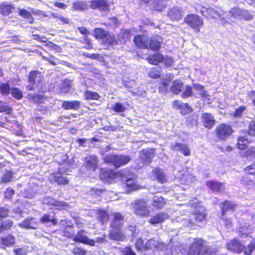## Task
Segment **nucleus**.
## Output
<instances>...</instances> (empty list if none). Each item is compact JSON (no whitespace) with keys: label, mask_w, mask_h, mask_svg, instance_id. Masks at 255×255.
I'll return each instance as SVG.
<instances>
[{"label":"nucleus","mask_w":255,"mask_h":255,"mask_svg":"<svg viewBox=\"0 0 255 255\" xmlns=\"http://www.w3.org/2000/svg\"><path fill=\"white\" fill-rule=\"evenodd\" d=\"M215 253L216 251L214 249L204 245V242L202 239H197L190 246L188 255H213Z\"/></svg>","instance_id":"f257e3e1"},{"label":"nucleus","mask_w":255,"mask_h":255,"mask_svg":"<svg viewBox=\"0 0 255 255\" xmlns=\"http://www.w3.org/2000/svg\"><path fill=\"white\" fill-rule=\"evenodd\" d=\"M206 215V210L204 207H197L195 208V213L192 214L189 219L184 222V225L190 228H194L195 226L201 227L205 223Z\"/></svg>","instance_id":"f03ea898"},{"label":"nucleus","mask_w":255,"mask_h":255,"mask_svg":"<svg viewBox=\"0 0 255 255\" xmlns=\"http://www.w3.org/2000/svg\"><path fill=\"white\" fill-rule=\"evenodd\" d=\"M131 209L135 214L140 217H148L150 214V207L143 199L133 201L131 203Z\"/></svg>","instance_id":"7ed1b4c3"},{"label":"nucleus","mask_w":255,"mask_h":255,"mask_svg":"<svg viewBox=\"0 0 255 255\" xmlns=\"http://www.w3.org/2000/svg\"><path fill=\"white\" fill-rule=\"evenodd\" d=\"M131 158L129 155H116L111 154L107 155L104 157V161L106 163L111 164L115 167L124 166L129 162Z\"/></svg>","instance_id":"20e7f679"},{"label":"nucleus","mask_w":255,"mask_h":255,"mask_svg":"<svg viewBox=\"0 0 255 255\" xmlns=\"http://www.w3.org/2000/svg\"><path fill=\"white\" fill-rule=\"evenodd\" d=\"M141 245V241H138L136 242L135 245L136 248L138 250L142 252H146L150 251L153 252L155 250H162L165 248V245L162 242H159L154 239H150L145 244L144 247L140 248V245Z\"/></svg>","instance_id":"39448f33"},{"label":"nucleus","mask_w":255,"mask_h":255,"mask_svg":"<svg viewBox=\"0 0 255 255\" xmlns=\"http://www.w3.org/2000/svg\"><path fill=\"white\" fill-rule=\"evenodd\" d=\"M184 21L189 26L195 30L196 32H199L200 27L203 24V20L198 15L194 14H188L184 18Z\"/></svg>","instance_id":"423d86ee"},{"label":"nucleus","mask_w":255,"mask_h":255,"mask_svg":"<svg viewBox=\"0 0 255 255\" xmlns=\"http://www.w3.org/2000/svg\"><path fill=\"white\" fill-rule=\"evenodd\" d=\"M201 13L205 17L208 18H216L217 17H219L221 19L224 21H226L228 22V20L225 19V18L223 16V14L224 13L223 11L217 7H209L206 8L203 7V9L201 10Z\"/></svg>","instance_id":"0eeeda50"},{"label":"nucleus","mask_w":255,"mask_h":255,"mask_svg":"<svg viewBox=\"0 0 255 255\" xmlns=\"http://www.w3.org/2000/svg\"><path fill=\"white\" fill-rule=\"evenodd\" d=\"M90 7L93 9H97L104 14L110 10V4L108 0H92Z\"/></svg>","instance_id":"6e6552de"},{"label":"nucleus","mask_w":255,"mask_h":255,"mask_svg":"<svg viewBox=\"0 0 255 255\" xmlns=\"http://www.w3.org/2000/svg\"><path fill=\"white\" fill-rule=\"evenodd\" d=\"M125 175V179H123L124 182H123V186L127 188V190L128 192H130L133 190H137L138 188V185H137L135 181V175H129L126 176V173H123Z\"/></svg>","instance_id":"1a4fd4ad"},{"label":"nucleus","mask_w":255,"mask_h":255,"mask_svg":"<svg viewBox=\"0 0 255 255\" xmlns=\"http://www.w3.org/2000/svg\"><path fill=\"white\" fill-rule=\"evenodd\" d=\"M85 234V231L84 230H80L74 237L73 240L76 242H80L91 246H94V240L88 238Z\"/></svg>","instance_id":"9d476101"},{"label":"nucleus","mask_w":255,"mask_h":255,"mask_svg":"<svg viewBox=\"0 0 255 255\" xmlns=\"http://www.w3.org/2000/svg\"><path fill=\"white\" fill-rule=\"evenodd\" d=\"M62 170L59 169L58 173H54L50 177L51 182L56 183L59 185H66L68 183V179L64 176Z\"/></svg>","instance_id":"9b49d317"},{"label":"nucleus","mask_w":255,"mask_h":255,"mask_svg":"<svg viewBox=\"0 0 255 255\" xmlns=\"http://www.w3.org/2000/svg\"><path fill=\"white\" fill-rule=\"evenodd\" d=\"M149 38L145 35H138L134 37V42L140 48H149Z\"/></svg>","instance_id":"f8f14e48"},{"label":"nucleus","mask_w":255,"mask_h":255,"mask_svg":"<svg viewBox=\"0 0 255 255\" xmlns=\"http://www.w3.org/2000/svg\"><path fill=\"white\" fill-rule=\"evenodd\" d=\"M60 224L62 226H65L64 234L68 238L74 237L73 226L69 220H62Z\"/></svg>","instance_id":"ddd939ff"},{"label":"nucleus","mask_w":255,"mask_h":255,"mask_svg":"<svg viewBox=\"0 0 255 255\" xmlns=\"http://www.w3.org/2000/svg\"><path fill=\"white\" fill-rule=\"evenodd\" d=\"M167 16L172 20H179L183 16L181 8L177 6L170 8Z\"/></svg>","instance_id":"4468645a"},{"label":"nucleus","mask_w":255,"mask_h":255,"mask_svg":"<svg viewBox=\"0 0 255 255\" xmlns=\"http://www.w3.org/2000/svg\"><path fill=\"white\" fill-rule=\"evenodd\" d=\"M226 246L227 249L236 253H240L244 249V247L236 240L231 241Z\"/></svg>","instance_id":"2eb2a0df"},{"label":"nucleus","mask_w":255,"mask_h":255,"mask_svg":"<svg viewBox=\"0 0 255 255\" xmlns=\"http://www.w3.org/2000/svg\"><path fill=\"white\" fill-rule=\"evenodd\" d=\"M98 163V160L96 156L90 155L85 158V166L89 170H95Z\"/></svg>","instance_id":"dca6fc26"},{"label":"nucleus","mask_w":255,"mask_h":255,"mask_svg":"<svg viewBox=\"0 0 255 255\" xmlns=\"http://www.w3.org/2000/svg\"><path fill=\"white\" fill-rule=\"evenodd\" d=\"M15 9L13 3L2 2L0 3V13L4 16H7Z\"/></svg>","instance_id":"f3484780"},{"label":"nucleus","mask_w":255,"mask_h":255,"mask_svg":"<svg viewBox=\"0 0 255 255\" xmlns=\"http://www.w3.org/2000/svg\"><path fill=\"white\" fill-rule=\"evenodd\" d=\"M42 76L40 72L38 71H33L29 73L28 76V83L31 85L37 86L42 80Z\"/></svg>","instance_id":"a211bd4d"},{"label":"nucleus","mask_w":255,"mask_h":255,"mask_svg":"<svg viewBox=\"0 0 255 255\" xmlns=\"http://www.w3.org/2000/svg\"><path fill=\"white\" fill-rule=\"evenodd\" d=\"M154 153L153 149L143 150L140 153L139 159L143 162V164H149L153 157Z\"/></svg>","instance_id":"6ab92c4d"},{"label":"nucleus","mask_w":255,"mask_h":255,"mask_svg":"<svg viewBox=\"0 0 255 255\" xmlns=\"http://www.w3.org/2000/svg\"><path fill=\"white\" fill-rule=\"evenodd\" d=\"M37 224L38 221L36 219L28 217L21 223H19L18 226L26 229H36Z\"/></svg>","instance_id":"aec40b11"},{"label":"nucleus","mask_w":255,"mask_h":255,"mask_svg":"<svg viewBox=\"0 0 255 255\" xmlns=\"http://www.w3.org/2000/svg\"><path fill=\"white\" fill-rule=\"evenodd\" d=\"M43 203L44 204L49 205V206L57 208V209L64 208L67 206V205L65 202L62 201H58L50 197L44 198L43 200Z\"/></svg>","instance_id":"412c9836"},{"label":"nucleus","mask_w":255,"mask_h":255,"mask_svg":"<svg viewBox=\"0 0 255 255\" xmlns=\"http://www.w3.org/2000/svg\"><path fill=\"white\" fill-rule=\"evenodd\" d=\"M207 187L214 192H222L225 189L223 183L215 181H209L206 184Z\"/></svg>","instance_id":"4be33fe9"},{"label":"nucleus","mask_w":255,"mask_h":255,"mask_svg":"<svg viewBox=\"0 0 255 255\" xmlns=\"http://www.w3.org/2000/svg\"><path fill=\"white\" fill-rule=\"evenodd\" d=\"M152 176L154 179L160 183H164L167 181L166 175L163 170L159 168H155L152 171Z\"/></svg>","instance_id":"5701e85b"},{"label":"nucleus","mask_w":255,"mask_h":255,"mask_svg":"<svg viewBox=\"0 0 255 255\" xmlns=\"http://www.w3.org/2000/svg\"><path fill=\"white\" fill-rule=\"evenodd\" d=\"M162 42V39L159 35H156L152 37L149 41V48L152 50L155 51L158 50Z\"/></svg>","instance_id":"b1692460"},{"label":"nucleus","mask_w":255,"mask_h":255,"mask_svg":"<svg viewBox=\"0 0 255 255\" xmlns=\"http://www.w3.org/2000/svg\"><path fill=\"white\" fill-rule=\"evenodd\" d=\"M114 219L111 224L112 228L120 229L123 225L124 217L120 213H116L114 214Z\"/></svg>","instance_id":"393cba45"},{"label":"nucleus","mask_w":255,"mask_h":255,"mask_svg":"<svg viewBox=\"0 0 255 255\" xmlns=\"http://www.w3.org/2000/svg\"><path fill=\"white\" fill-rule=\"evenodd\" d=\"M15 243V238L13 236L9 235L0 238V244L1 248L4 249L5 247L12 246Z\"/></svg>","instance_id":"a878e982"},{"label":"nucleus","mask_w":255,"mask_h":255,"mask_svg":"<svg viewBox=\"0 0 255 255\" xmlns=\"http://www.w3.org/2000/svg\"><path fill=\"white\" fill-rule=\"evenodd\" d=\"M202 119L205 128H212L215 124L214 117L210 113H205L202 114Z\"/></svg>","instance_id":"bb28decb"},{"label":"nucleus","mask_w":255,"mask_h":255,"mask_svg":"<svg viewBox=\"0 0 255 255\" xmlns=\"http://www.w3.org/2000/svg\"><path fill=\"white\" fill-rule=\"evenodd\" d=\"M191 169L190 168H186V170H183L181 179L185 183L188 184L195 180V177L191 174Z\"/></svg>","instance_id":"cd10ccee"},{"label":"nucleus","mask_w":255,"mask_h":255,"mask_svg":"<svg viewBox=\"0 0 255 255\" xmlns=\"http://www.w3.org/2000/svg\"><path fill=\"white\" fill-rule=\"evenodd\" d=\"M171 148L174 151L182 152L185 156H189L190 154V151L188 146L183 143H176L171 145Z\"/></svg>","instance_id":"c85d7f7f"},{"label":"nucleus","mask_w":255,"mask_h":255,"mask_svg":"<svg viewBox=\"0 0 255 255\" xmlns=\"http://www.w3.org/2000/svg\"><path fill=\"white\" fill-rule=\"evenodd\" d=\"M172 105L174 108L177 109L182 110V109L185 108V110L181 111V113L182 115H186L192 111V108L190 106H189L187 104L182 103L180 101H174L172 103Z\"/></svg>","instance_id":"c756f323"},{"label":"nucleus","mask_w":255,"mask_h":255,"mask_svg":"<svg viewBox=\"0 0 255 255\" xmlns=\"http://www.w3.org/2000/svg\"><path fill=\"white\" fill-rule=\"evenodd\" d=\"M80 106L81 102L79 101H63L62 104V107L65 110H77Z\"/></svg>","instance_id":"7c9ffc66"},{"label":"nucleus","mask_w":255,"mask_h":255,"mask_svg":"<svg viewBox=\"0 0 255 255\" xmlns=\"http://www.w3.org/2000/svg\"><path fill=\"white\" fill-rule=\"evenodd\" d=\"M168 216L164 213H160L155 215L149 220V223L152 225H155L164 221Z\"/></svg>","instance_id":"2f4dec72"},{"label":"nucleus","mask_w":255,"mask_h":255,"mask_svg":"<svg viewBox=\"0 0 255 255\" xmlns=\"http://www.w3.org/2000/svg\"><path fill=\"white\" fill-rule=\"evenodd\" d=\"M148 62L153 65H157L158 63L164 61V57L159 53L154 55H150L147 58Z\"/></svg>","instance_id":"473e14b6"},{"label":"nucleus","mask_w":255,"mask_h":255,"mask_svg":"<svg viewBox=\"0 0 255 255\" xmlns=\"http://www.w3.org/2000/svg\"><path fill=\"white\" fill-rule=\"evenodd\" d=\"M115 177L114 173L110 169H102L101 170L100 178L104 181H108L113 179Z\"/></svg>","instance_id":"72a5a7b5"},{"label":"nucleus","mask_w":255,"mask_h":255,"mask_svg":"<svg viewBox=\"0 0 255 255\" xmlns=\"http://www.w3.org/2000/svg\"><path fill=\"white\" fill-rule=\"evenodd\" d=\"M182 89L183 83L181 81L177 80L173 82L170 87V91L173 93L178 94L182 91Z\"/></svg>","instance_id":"f704fd0d"},{"label":"nucleus","mask_w":255,"mask_h":255,"mask_svg":"<svg viewBox=\"0 0 255 255\" xmlns=\"http://www.w3.org/2000/svg\"><path fill=\"white\" fill-rule=\"evenodd\" d=\"M18 14L19 16L27 20L29 23L32 24L34 21V18L31 14L26 9L18 8Z\"/></svg>","instance_id":"c9c22d12"},{"label":"nucleus","mask_w":255,"mask_h":255,"mask_svg":"<svg viewBox=\"0 0 255 255\" xmlns=\"http://www.w3.org/2000/svg\"><path fill=\"white\" fill-rule=\"evenodd\" d=\"M217 134L221 139H225L233 132L232 128H217Z\"/></svg>","instance_id":"e433bc0d"},{"label":"nucleus","mask_w":255,"mask_h":255,"mask_svg":"<svg viewBox=\"0 0 255 255\" xmlns=\"http://www.w3.org/2000/svg\"><path fill=\"white\" fill-rule=\"evenodd\" d=\"M152 205L157 209H160L165 205L164 199L159 196H154L152 199Z\"/></svg>","instance_id":"4c0bfd02"},{"label":"nucleus","mask_w":255,"mask_h":255,"mask_svg":"<svg viewBox=\"0 0 255 255\" xmlns=\"http://www.w3.org/2000/svg\"><path fill=\"white\" fill-rule=\"evenodd\" d=\"M237 205L233 202L228 201H226L223 204L222 206V215L224 216L225 213L228 211L233 212L235 210Z\"/></svg>","instance_id":"58836bf2"},{"label":"nucleus","mask_w":255,"mask_h":255,"mask_svg":"<svg viewBox=\"0 0 255 255\" xmlns=\"http://www.w3.org/2000/svg\"><path fill=\"white\" fill-rule=\"evenodd\" d=\"M249 142L248 139L246 136H240L238 139L237 146L239 149L244 150L248 147Z\"/></svg>","instance_id":"ea45409f"},{"label":"nucleus","mask_w":255,"mask_h":255,"mask_svg":"<svg viewBox=\"0 0 255 255\" xmlns=\"http://www.w3.org/2000/svg\"><path fill=\"white\" fill-rule=\"evenodd\" d=\"M72 81L69 79H65L60 85V91L64 93H67L70 91Z\"/></svg>","instance_id":"a19ab883"},{"label":"nucleus","mask_w":255,"mask_h":255,"mask_svg":"<svg viewBox=\"0 0 255 255\" xmlns=\"http://www.w3.org/2000/svg\"><path fill=\"white\" fill-rule=\"evenodd\" d=\"M109 236L111 239L117 241L122 240L123 238L120 229L112 228Z\"/></svg>","instance_id":"79ce46f5"},{"label":"nucleus","mask_w":255,"mask_h":255,"mask_svg":"<svg viewBox=\"0 0 255 255\" xmlns=\"http://www.w3.org/2000/svg\"><path fill=\"white\" fill-rule=\"evenodd\" d=\"M39 220L42 223L51 222L53 225H55L57 224V221L54 218V216L48 214L43 215Z\"/></svg>","instance_id":"37998d69"},{"label":"nucleus","mask_w":255,"mask_h":255,"mask_svg":"<svg viewBox=\"0 0 255 255\" xmlns=\"http://www.w3.org/2000/svg\"><path fill=\"white\" fill-rule=\"evenodd\" d=\"M149 76L152 78H158L162 75V70L160 67H153L149 71Z\"/></svg>","instance_id":"c03bdc74"},{"label":"nucleus","mask_w":255,"mask_h":255,"mask_svg":"<svg viewBox=\"0 0 255 255\" xmlns=\"http://www.w3.org/2000/svg\"><path fill=\"white\" fill-rule=\"evenodd\" d=\"M14 178L13 173L11 171H6L3 173L1 177V183H7L13 181Z\"/></svg>","instance_id":"a18cd8bd"},{"label":"nucleus","mask_w":255,"mask_h":255,"mask_svg":"<svg viewBox=\"0 0 255 255\" xmlns=\"http://www.w3.org/2000/svg\"><path fill=\"white\" fill-rule=\"evenodd\" d=\"M168 1V0H156L153 7L155 10L162 11L167 4Z\"/></svg>","instance_id":"49530a36"},{"label":"nucleus","mask_w":255,"mask_h":255,"mask_svg":"<svg viewBox=\"0 0 255 255\" xmlns=\"http://www.w3.org/2000/svg\"><path fill=\"white\" fill-rule=\"evenodd\" d=\"M253 231V228L251 227L250 225L246 223L244 226L240 227L239 228V231L240 235L242 236H248L249 234L252 233Z\"/></svg>","instance_id":"de8ad7c7"},{"label":"nucleus","mask_w":255,"mask_h":255,"mask_svg":"<svg viewBox=\"0 0 255 255\" xmlns=\"http://www.w3.org/2000/svg\"><path fill=\"white\" fill-rule=\"evenodd\" d=\"M98 215L97 218L102 225H104L109 221V216L106 211L100 210L98 213Z\"/></svg>","instance_id":"09e8293b"},{"label":"nucleus","mask_w":255,"mask_h":255,"mask_svg":"<svg viewBox=\"0 0 255 255\" xmlns=\"http://www.w3.org/2000/svg\"><path fill=\"white\" fill-rule=\"evenodd\" d=\"M242 9L238 7H234L231 8L229 13L232 17L236 19L241 20Z\"/></svg>","instance_id":"8fccbe9b"},{"label":"nucleus","mask_w":255,"mask_h":255,"mask_svg":"<svg viewBox=\"0 0 255 255\" xmlns=\"http://www.w3.org/2000/svg\"><path fill=\"white\" fill-rule=\"evenodd\" d=\"M169 245L165 246L166 248L165 254L166 255H176L178 252L181 251V249L179 247L177 246H173L171 247V249L169 250L168 248L169 247Z\"/></svg>","instance_id":"3c124183"},{"label":"nucleus","mask_w":255,"mask_h":255,"mask_svg":"<svg viewBox=\"0 0 255 255\" xmlns=\"http://www.w3.org/2000/svg\"><path fill=\"white\" fill-rule=\"evenodd\" d=\"M73 7L77 10H84L88 8V5L85 2L77 0L73 3Z\"/></svg>","instance_id":"603ef678"},{"label":"nucleus","mask_w":255,"mask_h":255,"mask_svg":"<svg viewBox=\"0 0 255 255\" xmlns=\"http://www.w3.org/2000/svg\"><path fill=\"white\" fill-rule=\"evenodd\" d=\"M84 96L87 100H98L100 98V96L97 93L91 91L85 92Z\"/></svg>","instance_id":"864d4df0"},{"label":"nucleus","mask_w":255,"mask_h":255,"mask_svg":"<svg viewBox=\"0 0 255 255\" xmlns=\"http://www.w3.org/2000/svg\"><path fill=\"white\" fill-rule=\"evenodd\" d=\"M94 36L96 38H105L108 36V32L102 28H96Z\"/></svg>","instance_id":"5fc2aeb1"},{"label":"nucleus","mask_w":255,"mask_h":255,"mask_svg":"<svg viewBox=\"0 0 255 255\" xmlns=\"http://www.w3.org/2000/svg\"><path fill=\"white\" fill-rule=\"evenodd\" d=\"M241 16V20L244 19L246 20H250L254 18L253 14L251 11L245 9H242Z\"/></svg>","instance_id":"6e6d98bb"},{"label":"nucleus","mask_w":255,"mask_h":255,"mask_svg":"<svg viewBox=\"0 0 255 255\" xmlns=\"http://www.w3.org/2000/svg\"><path fill=\"white\" fill-rule=\"evenodd\" d=\"M255 249V240L252 241L247 248H245L244 254L245 255H251L253 251Z\"/></svg>","instance_id":"4d7b16f0"},{"label":"nucleus","mask_w":255,"mask_h":255,"mask_svg":"<svg viewBox=\"0 0 255 255\" xmlns=\"http://www.w3.org/2000/svg\"><path fill=\"white\" fill-rule=\"evenodd\" d=\"M10 91V88L7 83H2L0 85V92L2 95H8Z\"/></svg>","instance_id":"13d9d810"},{"label":"nucleus","mask_w":255,"mask_h":255,"mask_svg":"<svg viewBox=\"0 0 255 255\" xmlns=\"http://www.w3.org/2000/svg\"><path fill=\"white\" fill-rule=\"evenodd\" d=\"M112 110L116 113H123L125 112L127 108L120 103H116L112 108Z\"/></svg>","instance_id":"bf43d9fd"},{"label":"nucleus","mask_w":255,"mask_h":255,"mask_svg":"<svg viewBox=\"0 0 255 255\" xmlns=\"http://www.w3.org/2000/svg\"><path fill=\"white\" fill-rule=\"evenodd\" d=\"M11 94L16 99H20L22 97V92L17 88L11 89Z\"/></svg>","instance_id":"052dcab7"},{"label":"nucleus","mask_w":255,"mask_h":255,"mask_svg":"<svg viewBox=\"0 0 255 255\" xmlns=\"http://www.w3.org/2000/svg\"><path fill=\"white\" fill-rule=\"evenodd\" d=\"M194 88L195 90L200 92V94L202 95V97H206L207 92L204 90V87L199 84H194Z\"/></svg>","instance_id":"680f3d73"},{"label":"nucleus","mask_w":255,"mask_h":255,"mask_svg":"<svg viewBox=\"0 0 255 255\" xmlns=\"http://www.w3.org/2000/svg\"><path fill=\"white\" fill-rule=\"evenodd\" d=\"M169 87V84H168V82L163 81L158 87L159 92L163 93H166L168 91Z\"/></svg>","instance_id":"e2e57ef3"},{"label":"nucleus","mask_w":255,"mask_h":255,"mask_svg":"<svg viewBox=\"0 0 255 255\" xmlns=\"http://www.w3.org/2000/svg\"><path fill=\"white\" fill-rule=\"evenodd\" d=\"M11 110V108L7 103L3 102H0V112L9 113Z\"/></svg>","instance_id":"0e129e2a"},{"label":"nucleus","mask_w":255,"mask_h":255,"mask_svg":"<svg viewBox=\"0 0 255 255\" xmlns=\"http://www.w3.org/2000/svg\"><path fill=\"white\" fill-rule=\"evenodd\" d=\"M244 156H246L248 158H251L255 156V147H250L244 154Z\"/></svg>","instance_id":"69168bd1"},{"label":"nucleus","mask_w":255,"mask_h":255,"mask_svg":"<svg viewBox=\"0 0 255 255\" xmlns=\"http://www.w3.org/2000/svg\"><path fill=\"white\" fill-rule=\"evenodd\" d=\"M192 95V89L189 86H186L185 90L182 94V97L184 98H188Z\"/></svg>","instance_id":"338daca9"},{"label":"nucleus","mask_w":255,"mask_h":255,"mask_svg":"<svg viewBox=\"0 0 255 255\" xmlns=\"http://www.w3.org/2000/svg\"><path fill=\"white\" fill-rule=\"evenodd\" d=\"M123 255H136L130 247L125 248L122 251Z\"/></svg>","instance_id":"774afa93"}]
</instances>
